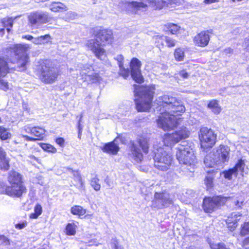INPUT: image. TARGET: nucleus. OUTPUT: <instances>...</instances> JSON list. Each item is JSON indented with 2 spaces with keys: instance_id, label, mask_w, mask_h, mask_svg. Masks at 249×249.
Instances as JSON below:
<instances>
[{
  "instance_id": "nucleus-1",
  "label": "nucleus",
  "mask_w": 249,
  "mask_h": 249,
  "mask_svg": "<svg viewBox=\"0 0 249 249\" xmlns=\"http://www.w3.org/2000/svg\"><path fill=\"white\" fill-rule=\"evenodd\" d=\"M190 131L186 127L182 128L172 134L164 135L162 143L157 142L154 144L153 151L154 166L158 170L162 171L168 170L172 163L173 156L168 148L164 146L163 143L167 146H171L180 140L189 137Z\"/></svg>"
},
{
  "instance_id": "nucleus-2",
  "label": "nucleus",
  "mask_w": 249,
  "mask_h": 249,
  "mask_svg": "<svg viewBox=\"0 0 249 249\" xmlns=\"http://www.w3.org/2000/svg\"><path fill=\"white\" fill-rule=\"evenodd\" d=\"M156 102L160 107V115L157 120L158 126L164 131L173 129L179 124L178 116L184 112V107L175 98L169 95L159 97Z\"/></svg>"
},
{
  "instance_id": "nucleus-3",
  "label": "nucleus",
  "mask_w": 249,
  "mask_h": 249,
  "mask_svg": "<svg viewBox=\"0 0 249 249\" xmlns=\"http://www.w3.org/2000/svg\"><path fill=\"white\" fill-rule=\"evenodd\" d=\"M31 48L32 45L28 44L10 45L3 49V53L7 60L13 64L16 63L17 67L14 68L22 71L26 69L29 58L26 52Z\"/></svg>"
},
{
  "instance_id": "nucleus-4",
  "label": "nucleus",
  "mask_w": 249,
  "mask_h": 249,
  "mask_svg": "<svg viewBox=\"0 0 249 249\" xmlns=\"http://www.w3.org/2000/svg\"><path fill=\"white\" fill-rule=\"evenodd\" d=\"M155 89L154 86H135L134 91L135 101L136 109L138 111H148L150 109Z\"/></svg>"
},
{
  "instance_id": "nucleus-5",
  "label": "nucleus",
  "mask_w": 249,
  "mask_h": 249,
  "mask_svg": "<svg viewBox=\"0 0 249 249\" xmlns=\"http://www.w3.org/2000/svg\"><path fill=\"white\" fill-rule=\"evenodd\" d=\"M177 149L176 157L179 162L190 167L188 169L191 172H193L197 161L193 146L188 145L186 142H182Z\"/></svg>"
},
{
  "instance_id": "nucleus-6",
  "label": "nucleus",
  "mask_w": 249,
  "mask_h": 249,
  "mask_svg": "<svg viewBox=\"0 0 249 249\" xmlns=\"http://www.w3.org/2000/svg\"><path fill=\"white\" fill-rule=\"evenodd\" d=\"M39 79L45 84H52L55 82L58 76L57 69L48 60L41 62L38 68Z\"/></svg>"
},
{
  "instance_id": "nucleus-7",
  "label": "nucleus",
  "mask_w": 249,
  "mask_h": 249,
  "mask_svg": "<svg viewBox=\"0 0 249 249\" xmlns=\"http://www.w3.org/2000/svg\"><path fill=\"white\" fill-rule=\"evenodd\" d=\"M230 148L226 145H220L214 153L213 160H210L209 156H206L204 160L206 166L213 167L214 164L222 165L228 162L230 159Z\"/></svg>"
},
{
  "instance_id": "nucleus-8",
  "label": "nucleus",
  "mask_w": 249,
  "mask_h": 249,
  "mask_svg": "<svg viewBox=\"0 0 249 249\" xmlns=\"http://www.w3.org/2000/svg\"><path fill=\"white\" fill-rule=\"evenodd\" d=\"M198 136L201 146L204 149L212 148L216 142V134L213 130L207 127H201L199 130Z\"/></svg>"
},
{
  "instance_id": "nucleus-9",
  "label": "nucleus",
  "mask_w": 249,
  "mask_h": 249,
  "mask_svg": "<svg viewBox=\"0 0 249 249\" xmlns=\"http://www.w3.org/2000/svg\"><path fill=\"white\" fill-rule=\"evenodd\" d=\"M231 199V197L221 196L205 198L203 200V208L205 212L210 213Z\"/></svg>"
},
{
  "instance_id": "nucleus-10",
  "label": "nucleus",
  "mask_w": 249,
  "mask_h": 249,
  "mask_svg": "<svg viewBox=\"0 0 249 249\" xmlns=\"http://www.w3.org/2000/svg\"><path fill=\"white\" fill-rule=\"evenodd\" d=\"M168 1V0H143L142 2H140L132 1L128 4V6L134 8V10H145L147 6H150L156 10L160 9L167 5Z\"/></svg>"
},
{
  "instance_id": "nucleus-11",
  "label": "nucleus",
  "mask_w": 249,
  "mask_h": 249,
  "mask_svg": "<svg viewBox=\"0 0 249 249\" xmlns=\"http://www.w3.org/2000/svg\"><path fill=\"white\" fill-rule=\"evenodd\" d=\"M139 146L141 147L143 153H148L149 144L148 140L145 138H141L138 141L137 143L132 142L131 146V152L134 160L137 162H141L143 160V155Z\"/></svg>"
},
{
  "instance_id": "nucleus-12",
  "label": "nucleus",
  "mask_w": 249,
  "mask_h": 249,
  "mask_svg": "<svg viewBox=\"0 0 249 249\" xmlns=\"http://www.w3.org/2000/svg\"><path fill=\"white\" fill-rule=\"evenodd\" d=\"M172 203L173 200L171 195L166 192H156L154 195V200L152 201L153 206L159 209L167 207Z\"/></svg>"
},
{
  "instance_id": "nucleus-13",
  "label": "nucleus",
  "mask_w": 249,
  "mask_h": 249,
  "mask_svg": "<svg viewBox=\"0 0 249 249\" xmlns=\"http://www.w3.org/2000/svg\"><path fill=\"white\" fill-rule=\"evenodd\" d=\"M98 39L95 37V38L88 40L86 45L88 49L91 51L98 59H104L106 57V51Z\"/></svg>"
},
{
  "instance_id": "nucleus-14",
  "label": "nucleus",
  "mask_w": 249,
  "mask_h": 249,
  "mask_svg": "<svg viewBox=\"0 0 249 249\" xmlns=\"http://www.w3.org/2000/svg\"><path fill=\"white\" fill-rule=\"evenodd\" d=\"M23 130L36 137L34 138L27 135H23V137L28 141L42 140L46 132V130L43 128L39 126H25L23 128Z\"/></svg>"
},
{
  "instance_id": "nucleus-15",
  "label": "nucleus",
  "mask_w": 249,
  "mask_h": 249,
  "mask_svg": "<svg viewBox=\"0 0 249 249\" xmlns=\"http://www.w3.org/2000/svg\"><path fill=\"white\" fill-rule=\"evenodd\" d=\"M245 163L243 160H240L238 161L235 166L228 171L223 172L226 178L231 179L232 176L237 177L238 174L243 176L245 172Z\"/></svg>"
},
{
  "instance_id": "nucleus-16",
  "label": "nucleus",
  "mask_w": 249,
  "mask_h": 249,
  "mask_svg": "<svg viewBox=\"0 0 249 249\" xmlns=\"http://www.w3.org/2000/svg\"><path fill=\"white\" fill-rule=\"evenodd\" d=\"M80 74L83 81L88 84L96 83L101 80V77L94 71L92 67L82 70Z\"/></svg>"
},
{
  "instance_id": "nucleus-17",
  "label": "nucleus",
  "mask_w": 249,
  "mask_h": 249,
  "mask_svg": "<svg viewBox=\"0 0 249 249\" xmlns=\"http://www.w3.org/2000/svg\"><path fill=\"white\" fill-rule=\"evenodd\" d=\"M26 192V188L23 183L12 184L5 189V193L12 197H19Z\"/></svg>"
},
{
  "instance_id": "nucleus-18",
  "label": "nucleus",
  "mask_w": 249,
  "mask_h": 249,
  "mask_svg": "<svg viewBox=\"0 0 249 249\" xmlns=\"http://www.w3.org/2000/svg\"><path fill=\"white\" fill-rule=\"evenodd\" d=\"M95 37L100 39L102 42L110 43L113 41V33L110 30L96 28L94 31Z\"/></svg>"
},
{
  "instance_id": "nucleus-19",
  "label": "nucleus",
  "mask_w": 249,
  "mask_h": 249,
  "mask_svg": "<svg viewBox=\"0 0 249 249\" xmlns=\"http://www.w3.org/2000/svg\"><path fill=\"white\" fill-rule=\"evenodd\" d=\"M196 45L200 47L207 46L210 40V35L208 31H202L198 34L194 38Z\"/></svg>"
},
{
  "instance_id": "nucleus-20",
  "label": "nucleus",
  "mask_w": 249,
  "mask_h": 249,
  "mask_svg": "<svg viewBox=\"0 0 249 249\" xmlns=\"http://www.w3.org/2000/svg\"><path fill=\"white\" fill-rule=\"evenodd\" d=\"M49 8L53 12H64L68 10V6L65 3L59 1L52 2L49 5Z\"/></svg>"
},
{
  "instance_id": "nucleus-21",
  "label": "nucleus",
  "mask_w": 249,
  "mask_h": 249,
  "mask_svg": "<svg viewBox=\"0 0 249 249\" xmlns=\"http://www.w3.org/2000/svg\"><path fill=\"white\" fill-rule=\"evenodd\" d=\"M8 181L10 185L23 183L21 175L15 171H11L9 172Z\"/></svg>"
},
{
  "instance_id": "nucleus-22",
  "label": "nucleus",
  "mask_w": 249,
  "mask_h": 249,
  "mask_svg": "<svg viewBox=\"0 0 249 249\" xmlns=\"http://www.w3.org/2000/svg\"><path fill=\"white\" fill-rule=\"evenodd\" d=\"M9 159L6 157L4 149L0 147V166L1 169L8 170L9 168Z\"/></svg>"
},
{
  "instance_id": "nucleus-23",
  "label": "nucleus",
  "mask_w": 249,
  "mask_h": 249,
  "mask_svg": "<svg viewBox=\"0 0 249 249\" xmlns=\"http://www.w3.org/2000/svg\"><path fill=\"white\" fill-rule=\"evenodd\" d=\"M119 150V147L114 142L106 143L102 148L104 152L112 155H116Z\"/></svg>"
},
{
  "instance_id": "nucleus-24",
  "label": "nucleus",
  "mask_w": 249,
  "mask_h": 249,
  "mask_svg": "<svg viewBox=\"0 0 249 249\" xmlns=\"http://www.w3.org/2000/svg\"><path fill=\"white\" fill-rule=\"evenodd\" d=\"M207 107L214 114H219L222 110L218 101L215 99L212 100L209 102Z\"/></svg>"
},
{
  "instance_id": "nucleus-25",
  "label": "nucleus",
  "mask_w": 249,
  "mask_h": 249,
  "mask_svg": "<svg viewBox=\"0 0 249 249\" xmlns=\"http://www.w3.org/2000/svg\"><path fill=\"white\" fill-rule=\"evenodd\" d=\"M10 67L4 57L0 56V77L5 76L9 72Z\"/></svg>"
},
{
  "instance_id": "nucleus-26",
  "label": "nucleus",
  "mask_w": 249,
  "mask_h": 249,
  "mask_svg": "<svg viewBox=\"0 0 249 249\" xmlns=\"http://www.w3.org/2000/svg\"><path fill=\"white\" fill-rule=\"evenodd\" d=\"M174 55L176 61L178 62L183 61L185 57V49L181 47L176 48Z\"/></svg>"
},
{
  "instance_id": "nucleus-27",
  "label": "nucleus",
  "mask_w": 249,
  "mask_h": 249,
  "mask_svg": "<svg viewBox=\"0 0 249 249\" xmlns=\"http://www.w3.org/2000/svg\"><path fill=\"white\" fill-rule=\"evenodd\" d=\"M20 17V16H17L15 17L6 18L2 19L1 22L4 26L7 28V30L8 32H10V28L13 27V21Z\"/></svg>"
},
{
  "instance_id": "nucleus-28",
  "label": "nucleus",
  "mask_w": 249,
  "mask_h": 249,
  "mask_svg": "<svg viewBox=\"0 0 249 249\" xmlns=\"http://www.w3.org/2000/svg\"><path fill=\"white\" fill-rule=\"evenodd\" d=\"M71 212L73 215L81 216L86 214V210L83 209V207L80 206L76 205L71 207Z\"/></svg>"
},
{
  "instance_id": "nucleus-29",
  "label": "nucleus",
  "mask_w": 249,
  "mask_h": 249,
  "mask_svg": "<svg viewBox=\"0 0 249 249\" xmlns=\"http://www.w3.org/2000/svg\"><path fill=\"white\" fill-rule=\"evenodd\" d=\"M141 67V61L136 58H133L132 59L130 63V67L131 69V72H134L135 71L140 70Z\"/></svg>"
},
{
  "instance_id": "nucleus-30",
  "label": "nucleus",
  "mask_w": 249,
  "mask_h": 249,
  "mask_svg": "<svg viewBox=\"0 0 249 249\" xmlns=\"http://www.w3.org/2000/svg\"><path fill=\"white\" fill-rule=\"evenodd\" d=\"M39 23H45L51 21V18L46 13L38 12Z\"/></svg>"
},
{
  "instance_id": "nucleus-31",
  "label": "nucleus",
  "mask_w": 249,
  "mask_h": 249,
  "mask_svg": "<svg viewBox=\"0 0 249 249\" xmlns=\"http://www.w3.org/2000/svg\"><path fill=\"white\" fill-rule=\"evenodd\" d=\"M131 77L136 82L141 83L143 81V77L142 75L141 70L135 71L134 72H131Z\"/></svg>"
},
{
  "instance_id": "nucleus-32",
  "label": "nucleus",
  "mask_w": 249,
  "mask_h": 249,
  "mask_svg": "<svg viewBox=\"0 0 249 249\" xmlns=\"http://www.w3.org/2000/svg\"><path fill=\"white\" fill-rule=\"evenodd\" d=\"M77 226L74 223H69L66 227V232L67 234L69 235H73L76 232V228Z\"/></svg>"
},
{
  "instance_id": "nucleus-33",
  "label": "nucleus",
  "mask_w": 249,
  "mask_h": 249,
  "mask_svg": "<svg viewBox=\"0 0 249 249\" xmlns=\"http://www.w3.org/2000/svg\"><path fill=\"white\" fill-rule=\"evenodd\" d=\"M120 68L119 75L123 77L124 79H126L129 75L130 71L128 69H125L123 67V64L120 62L119 63Z\"/></svg>"
},
{
  "instance_id": "nucleus-34",
  "label": "nucleus",
  "mask_w": 249,
  "mask_h": 249,
  "mask_svg": "<svg viewBox=\"0 0 249 249\" xmlns=\"http://www.w3.org/2000/svg\"><path fill=\"white\" fill-rule=\"evenodd\" d=\"M42 212V207L40 205H36L34 209V213H31L30 215L31 218L36 219L37 218Z\"/></svg>"
},
{
  "instance_id": "nucleus-35",
  "label": "nucleus",
  "mask_w": 249,
  "mask_h": 249,
  "mask_svg": "<svg viewBox=\"0 0 249 249\" xmlns=\"http://www.w3.org/2000/svg\"><path fill=\"white\" fill-rule=\"evenodd\" d=\"M40 146L44 151L52 153L56 152V149L53 146L50 144L40 143Z\"/></svg>"
},
{
  "instance_id": "nucleus-36",
  "label": "nucleus",
  "mask_w": 249,
  "mask_h": 249,
  "mask_svg": "<svg viewBox=\"0 0 249 249\" xmlns=\"http://www.w3.org/2000/svg\"><path fill=\"white\" fill-rule=\"evenodd\" d=\"M29 21L32 25H35L39 23L38 12L32 13L29 15Z\"/></svg>"
},
{
  "instance_id": "nucleus-37",
  "label": "nucleus",
  "mask_w": 249,
  "mask_h": 249,
  "mask_svg": "<svg viewBox=\"0 0 249 249\" xmlns=\"http://www.w3.org/2000/svg\"><path fill=\"white\" fill-rule=\"evenodd\" d=\"M90 184L95 191L100 190L101 185L99 183V179L97 177H94L91 179Z\"/></svg>"
},
{
  "instance_id": "nucleus-38",
  "label": "nucleus",
  "mask_w": 249,
  "mask_h": 249,
  "mask_svg": "<svg viewBox=\"0 0 249 249\" xmlns=\"http://www.w3.org/2000/svg\"><path fill=\"white\" fill-rule=\"evenodd\" d=\"M245 199L242 196H237L235 199L234 200L233 202L235 206L237 208H241L242 206L245 204Z\"/></svg>"
},
{
  "instance_id": "nucleus-39",
  "label": "nucleus",
  "mask_w": 249,
  "mask_h": 249,
  "mask_svg": "<svg viewBox=\"0 0 249 249\" xmlns=\"http://www.w3.org/2000/svg\"><path fill=\"white\" fill-rule=\"evenodd\" d=\"M166 45L168 47H173L176 46L177 40L171 38L170 37L165 36L164 37Z\"/></svg>"
},
{
  "instance_id": "nucleus-40",
  "label": "nucleus",
  "mask_w": 249,
  "mask_h": 249,
  "mask_svg": "<svg viewBox=\"0 0 249 249\" xmlns=\"http://www.w3.org/2000/svg\"><path fill=\"white\" fill-rule=\"evenodd\" d=\"M166 26L172 34H176L180 28V27L178 25L173 23H168Z\"/></svg>"
},
{
  "instance_id": "nucleus-41",
  "label": "nucleus",
  "mask_w": 249,
  "mask_h": 249,
  "mask_svg": "<svg viewBox=\"0 0 249 249\" xmlns=\"http://www.w3.org/2000/svg\"><path fill=\"white\" fill-rule=\"evenodd\" d=\"M77 16V15L75 12L69 11L66 14L64 18L66 20H71L76 18Z\"/></svg>"
},
{
  "instance_id": "nucleus-42",
  "label": "nucleus",
  "mask_w": 249,
  "mask_h": 249,
  "mask_svg": "<svg viewBox=\"0 0 249 249\" xmlns=\"http://www.w3.org/2000/svg\"><path fill=\"white\" fill-rule=\"evenodd\" d=\"M41 44H45L51 42L52 37L49 35L40 36Z\"/></svg>"
},
{
  "instance_id": "nucleus-43",
  "label": "nucleus",
  "mask_w": 249,
  "mask_h": 249,
  "mask_svg": "<svg viewBox=\"0 0 249 249\" xmlns=\"http://www.w3.org/2000/svg\"><path fill=\"white\" fill-rule=\"evenodd\" d=\"M241 234L245 235L249 233V223H245L241 230Z\"/></svg>"
},
{
  "instance_id": "nucleus-44",
  "label": "nucleus",
  "mask_w": 249,
  "mask_h": 249,
  "mask_svg": "<svg viewBox=\"0 0 249 249\" xmlns=\"http://www.w3.org/2000/svg\"><path fill=\"white\" fill-rule=\"evenodd\" d=\"M210 246L212 249H227L223 243H213Z\"/></svg>"
},
{
  "instance_id": "nucleus-45",
  "label": "nucleus",
  "mask_w": 249,
  "mask_h": 249,
  "mask_svg": "<svg viewBox=\"0 0 249 249\" xmlns=\"http://www.w3.org/2000/svg\"><path fill=\"white\" fill-rule=\"evenodd\" d=\"M0 139L2 140H6L11 137V134L5 128L0 135Z\"/></svg>"
},
{
  "instance_id": "nucleus-46",
  "label": "nucleus",
  "mask_w": 249,
  "mask_h": 249,
  "mask_svg": "<svg viewBox=\"0 0 249 249\" xmlns=\"http://www.w3.org/2000/svg\"><path fill=\"white\" fill-rule=\"evenodd\" d=\"M232 215V217L231 218H233V217L234 218H235V219L233 220V221H231V220L230 219V217L228 218V221L229 223H233V227L234 228H235V227H237V225L236 224V223H237V221L238 220H239L240 219H238V217H240L241 215H237V214H234V215L233 214H231Z\"/></svg>"
},
{
  "instance_id": "nucleus-47",
  "label": "nucleus",
  "mask_w": 249,
  "mask_h": 249,
  "mask_svg": "<svg viewBox=\"0 0 249 249\" xmlns=\"http://www.w3.org/2000/svg\"><path fill=\"white\" fill-rule=\"evenodd\" d=\"M205 183L208 188H210L213 184V178L210 176H208L205 179Z\"/></svg>"
},
{
  "instance_id": "nucleus-48",
  "label": "nucleus",
  "mask_w": 249,
  "mask_h": 249,
  "mask_svg": "<svg viewBox=\"0 0 249 249\" xmlns=\"http://www.w3.org/2000/svg\"><path fill=\"white\" fill-rule=\"evenodd\" d=\"M27 225V222L25 221L22 222L21 223H19L15 225V228L16 229L21 230L25 227H26Z\"/></svg>"
},
{
  "instance_id": "nucleus-49",
  "label": "nucleus",
  "mask_w": 249,
  "mask_h": 249,
  "mask_svg": "<svg viewBox=\"0 0 249 249\" xmlns=\"http://www.w3.org/2000/svg\"><path fill=\"white\" fill-rule=\"evenodd\" d=\"M56 143L61 147L64 145L65 140L63 138H57L55 139Z\"/></svg>"
},
{
  "instance_id": "nucleus-50",
  "label": "nucleus",
  "mask_w": 249,
  "mask_h": 249,
  "mask_svg": "<svg viewBox=\"0 0 249 249\" xmlns=\"http://www.w3.org/2000/svg\"><path fill=\"white\" fill-rule=\"evenodd\" d=\"M32 42L36 45H41V40L40 36H38L36 38H34Z\"/></svg>"
},
{
  "instance_id": "nucleus-51",
  "label": "nucleus",
  "mask_w": 249,
  "mask_h": 249,
  "mask_svg": "<svg viewBox=\"0 0 249 249\" xmlns=\"http://www.w3.org/2000/svg\"><path fill=\"white\" fill-rule=\"evenodd\" d=\"M179 74L181 77H182L184 78H187L189 76L188 73L185 71L184 70L180 71Z\"/></svg>"
},
{
  "instance_id": "nucleus-52",
  "label": "nucleus",
  "mask_w": 249,
  "mask_h": 249,
  "mask_svg": "<svg viewBox=\"0 0 249 249\" xmlns=\"http://www.w3.org/2000/svg\"><path fill=\"white\" fill-rule=\"evenodd\" d=\"M243 46L247 50L249 49V38H246L243 43Z\"/></svg>"
},
{
  "instance_id": "nucleus-53",
  "label": "nucleus",
  "mask_w": 249,
  "mask_h": 249,
  "mask_svg": "<svg viewBox=\"0 0 249 249\" xmlns=\"http://www.w3.org/2000/svg\"><path fill=\"white\" fill-rule=\"evenodd\" d=\"M233 52V50L231 48H226L224 50V53L226 54H231V53H232Z\"/></svg>"
},
{
  "instance_id": "nucleus-54",
  "label": "nucleus",
  "mask_w": 249,
  "mask_h": 249,
  "mask_svg": "<svg viewBox=\"0 0 249 249\" xmlns=\"http://www.w3.org/2000/svg\"><path fill=\"white\" fill-rule=\"evenodd\" d=\"M220 0H205L204 2L206 4H211L214 2H219Z\"/></svg>"
},
{
  "instance_id": "nucleus-55",
  "label": "nucleus",
  "mask_w": 249,
  "mask_h": 249,
  "mask_svg": "<svg viewBox=\"0 0 249 249\" xmlns=\"http://www.w3.org/2000/svg\"><path fill=\"white\" fill-rule=\"evenodd\" d=\"M114 249H124V248L119 244L118 241H116L114 243Z\"/></svg>"
},
{
  "instance_id": "nucleus-56",
  "label": "nucleus",
  "mask_w": 249,
  "mask_h": 249,
  "mask_svg": "<svg viewBox=\"0 0 249 249\" xmlns=\"http://www.w3.org/2000/svg\"><path fill=\"white\" fill-rule=\"evenodd\" d=\"M22 37L23 38H25V39H28L29 40H32V41H33V39H34V37L32 36H31V35L23 36Z\"/></svg>"
},
{
  "instance_id": "nucleus-57",
  "label": "nucleus",
  "mask_w": 249,
  "mask_h": 249,
  "mask_svg": "<svg viewBox=\"0 0 249 249\" xmlns=\"http://www.w3.org/2000/svg\"><path fill=\"white\" fill-rule=\"evenodd\" d=\"M0 239L3 240L5 242H6V244L9 242V241L7 240V238L4 236H0Z\"/></svg>"
},
{
  "instance_id": "nucleus-58",
  "label": "nucleus",
  "mask_w": 249,
  "mask_h": 249,
  "mask_svg": "<svg viewBox=\"0 0 249 249\" xmlns=\"http://www.w3.org/2000/svg\"><path fill=\"white\" fill-rule=\"evenodd\" d=\"M82 118V116L81 115V117H80V119L79 121V124H78V128H79V131L80 132L81 131V129H82L81 127H80V123L81 121V119Z\"/></svg>"
},
{
  "instance_id": "nucleus-59",
  "label": "nucleus",
  "mask_w": 249,
  "mask_h": 249,
  "mask_svg": "<svg viewBox=\"0 0 249 249\" xmlns=\"http://www.w3.org/2000/svg\"><path fill=\"white\" fill-rule=\"evenodd\" d=\"M249 244V237L248 238H246L244 242V244Z\"/></svg>"
},
{
  "instance_id": "nucleus-60",
  "label": "nucleus",
  "mask_w": 249,
  "mask_h": 249,
  "mask_svg": "<svg viewBox=\"0 0 249 249\" xmlns=\"http://www.w3.org/2000/svg\"><path fill=\"white\" fill-rule=\"evenodd\" d=\"M71 172L73 173V175L74 176H75L76 175L78 176H79V174H78V173L77 172L74 171H73V170H72L71 169Z\"/></svg>"
},
{
  "instance_id": "nucleus-61",
  "label": "nucleus",
  "mask_w": 249,
  "mask_h": 249,
  "mask_svg": "<svg viewBox=\"0 0 249 249\" xmlns=\"http://www.w3.org/2000/svg\"><path fill=\"white\" fill-rule=\"evenodd\" d=\"M4 129H5L4 127H3L2 126H0V134L2 132V131L4 130Z\"/></svg>"
},
{
  "instance_id": "nucleus-62",
  "label": "nucleus",
  "mask_w": 249,
  "mask_h": 249,
  "mask_svg": "<svg viewBox=\"0 0 249 249\" xmlns=\"http://www.w3.org/2000/svg\"><path fill=\"white\" fill-rule=\"evenodd\" d=\"M92 215V214H87L85 215V217L86 218H89V217H90Z\"/></svg>"
},
{
  "instance_id": "nucleus-63",
  "label": "nucleus",
  "mask_w": 249,
  "mask_h": 249,
  "mask_svg": "<svg viewBox=\"0 0 249 249\" xmlns=\"http://www.w3.org/2000/svg\"><path fill=\"white\" fill-rule=\"evenodd\" d=\"M31 158H34L35 159H36V157H35V156H31Z\"/></svg>"
},
{
  "instance_id": "nucleus-64",
  "label": "nucleus",
  "mask_w": 249,
  "mask_h": 249,
  "mask_svg": "<svg viewBox=\"0 0 249 249\" xmlns=\"http://www.w3.org/2000/svg\"><path fill=\"white\" fill-rule=\"evenodd\" d=\"M246 249H249V247L247 248Z\"/></svg>"
}]
</instances>
